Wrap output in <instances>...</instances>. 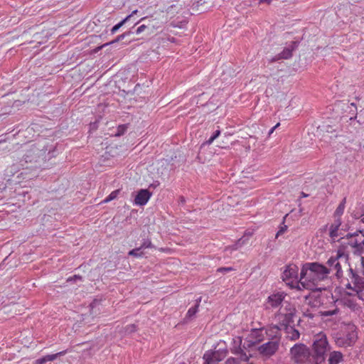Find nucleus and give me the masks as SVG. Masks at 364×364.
<instances>
[{
    "instance_id": "1",
    "label": "nucleus",
    "mask_w": 364,
    "mask_h": 364,
    "mask_svg": "<svg viewBox=\"0 0 364 364\" xmlns=\"http://www.w3.org/2000/svg\"><path fill=\"white\" fill-rule=\"evenodd\" d=\"M327 267L318 262H306L301 269V284L304 289L315 290L320 282L328 279Z\"/></svg>"
},
{
    "instance_id": "2",
    "label": "nucleus",
    "mask_w": 364,
    "mask_h": 364,
    "mask_svg": "<svg viewBox=\"0 0 364 364\" xmlns=\"http://www.w3.org/2000/svg\"><path fill=\"white\" fill-rule=\"evenodd\" d=\"M348 290L347 294L349 296L357 295L360 299L364 300V257H360L359 261L355 264V267L348 264V269L346 277L342 282Z\"/></svg>"
},
{
    "instance_id": "3",
    "label": "nucleus",
    "mask_w": 364,
    "mask_h": 364,
    "mask_svg": "<svg viewBox=\"0 0 364 364\" xmlns=\"http://www.w3.org/2000/svg\"><path fill=\"white\" fill-rule=\"evenodd\" d=\"M331 350L325 333H319L314 337L312 344V355L316 364H321L326 359V353Z\"/></svg>"
},
{
    "instance_id": "4",
    "label": "nucleus",
    "mask_w": 364,
    "mask_h": 364,
    "mask_svg": "<svg viewBox=\"0 0 364 364\" xmlns=\"http://www.w3.org/2000/svg\"><path fill=\"white\" fill-rule=\"evenodd\" d=\"M348 254L343 249H338L336 256L331 257L327 262L326 267L328 270V275L334 272L337 279H341L343 276L342 270L343 265H348Z\"/></svg>"
},
{
    "instance_id": "5",
    "label": "nucleus",
    "mask_w": 364,
    "mask_h": 364,
    "mask_svg": "<svg viewBox=\"0 0 364 364\" xmlns=\"http://www.w3.org/2000/svg\"><path fill=\"white\" fill-rule=\"evenodd\" d=\"M291 360L296 364H316L309 348L303 343H296L290 349Z\"/></svg>"
},
{
    "instance_id": "6",
    "label": "nucleus",
    "mask_w": 364,
    "mask_h": 364,
    "mask_svg": "<svg viewBox=\"0 0 364 364\" xmlns=\"http://www.w3.org/2000/svg\"><path fill=\"white\" fill-rule=\"evenodd\" d=\"M295 315L296 309L294 306L290 302H284L275 314V318L280 325L286 327L294 324Z\"/></svg>"
},
{
    "instance_id": "7",
    "label": "nucleus",
    "mask_w": 364,
    "mask_h": 364,
    "mask_svg": "<svg viewBox=\"0 0 364 364\" xmlns=\"http://www.w3.org/2000/svg\"><path fill=\"white\" fill-rule=\"evenodd\" d=\"M357 338L356 327L353 324H348L343 334L335 337V343L338 347L347 348L353 346Z\"/></svg>"
},
{
    "instance_id": "8",
    "label": "nucleus",
    "mask_w": 364,
    "mask_h": 364,
    "mask_svg": "<svg viewBox=\"0 0 364 364\" xmlns=\"http://www.w3.org/2000/svg\"><path fill=\"white\" fill-rule=\"evenodd\" d=\"M279 328L277 326H273L267 329L262 328H253L248 334L246 340L249 343L247 346L251 347L257 343H259L264 341V335L266 334L268 337H274L273 333H277Z\"/></svg>"
},
{
    "instance_id": "9",
    "label": "nucleus",
    "mask_w": 364,
    "mask_h": 364,
    "mask_svg": "<svg viewBox=\"0 0 364 364\" xmlns=\"http://www.w3.org/2000/svg\"><path fill=\"white\" fill-rule=\"evenodd\" d=\"M299 267L294 264L287 265L282 273V279L292 289L302 290L301 277L299 279Z\"/></svg>"
},
{
    "instance_id": "10",
    "label": "nucleus",
    "mask_w": 364,
    "mask_h": 364,
    "mask_svg": "<svg viewBox=\"0 0 364 364\" xmlns=\"http://www.w3.org/2000/svg\"><path fill=\"white\" fill-rule=\"evenodd\" d=\"M273 336L270 337L271 341L258 347L257 351L261 355L270 358L277 351L279 346V339L277 338V333H274Z\"/></svg>"
},
{
    "instance_id": "11",
    "label": "nucleus",
    "mask_w": 364,
    "mask_h": 364,
    "mask_svg": "<svg viewBox=\"0 0 364 364\" xmlns=\"http://www.w3.org/2000/svg\"><path fill=\"white\" fill-rule=\"evenodd\" d=\"M358 236V231L353 233L347 234L346 237H341V247L338 249H343L349 255L351 251L354 254H360L358 250V241L355 240V237Z\"/></svg>"
},
{
    "instance_id": "12",
    "label": "nucleus",
    "mask_w": 364,
    "mask_h": 364,
    "mask_svg": "<svg viewBox=\"0 0 364 364\" xmlns=\"http://www.w3.org/2000/svg\"><path fill=\"white\" fill-rule=\"evenodd\" d=\"M299 41H291L284 50L278 55L269 60V63H274L282 59H289L292 56V52L299 46Z\"/></svg>"
},
{
    "instance_id": "13",
    "label": "nucleus",
    "mask_w": 364,
    "mask_h": 364,
    "mask_svg": "<svg viewBox=\"0 0 364 364\" xmlns=\"http://www.w3.org/2000/svg\"><path fill=\"white\" fill-rule=\"evenodd\" d=\"M286 294L284 292H277L268 296L267 301V309L272 308L276 309L283 306L284 302H288L284 300Z\"/></svg>"
},
{
    "instance_id": "14",
    "label": "nucleus",
    "mask_w": 364,
    "mask_h": 364,
    "mask_svg": "<svg viewBox=\"0 0 364 364\" xmlns=\"http://www.w3.org/2000/svg\"><path fill=\"white\" fill-rule=\"evenodd\" d=\"M152 193L147 189L139 190L134 198V205L139 206L146 205Z\"/></svg>"
},
{
    "instance_id": "15",
    "label": "nucleus",
    "mask_w": 364,
    "mask_h": 364,
    "mask_svg": "<svg viewBox=\"0 0 364 364\" xmlns=\"http://www.w3.org/2000/svg\"><path fill=\"white\" fill-rule=\"evenodd\" d=\"M341 225V219L337 218L334 220V223L331 225L329 229V235L331 238L335 241L339 236L338 232L339 227Z\"/></svg>"
},
{
    "instance_id": "16",
    "label": "nucleus",
    "mask_w": 364,
    "mask_h": 364,
    "mask_svg": "<svg viewBox=\"0 0 364 364\" xmlns=\"http://www.w3.org/2000/svg\"><path fill=\"white\" fill-rule=\"evenodd\" d=\"M343 361V355L340 351H332L328 359V364H339Z\"/></svg>"
},
{
    "instance_id": "17",
    "label": "nucleus",
    "mask_w": 364,
    "mask_h": 364,
    "mask_svg": "<svg viewBox=\"0 0 364 364\" xmlns=\"http://www.w3.org/2000/svg\"><path fill=\"white\" fill-rule=\"evenodd\" d=\"M286 331H287V337L290 340L295 341L299 338L300 333H299V331L295 329L291 325L286 326Z\"/></svg>"
},
{
    "instance_id": "18",
    "label": "nucleus",
    "mask_w": 364,
    "mask_h": 364,
    "mask_svg": "<svg viewBox=\"0 0 364 364\" xmlns=\"http://www.w3.org/2000/svg\"><path fill=\"white\" fill-rule=\"evenodd\" d=\"M357 231L358 236L355 237V240L358 241V250H359L360 252L361 253L364 246V229H359Z\"/></svg>"
},
{
    "instance_id": "19",
    "label": "nucleus",
    "mask_w": 364,
    "mask_h": 364,
    "mask_svg": "<svg viewBox=\"0 0 364 364\" xmlns=\"http://www.w3.org/2000/svg\"><path fill=\"white\" fill-rule=\"evenodd\" d=\"M346 198H344L342 200V201L340 203V204L338 205V208H336V210L334 213V216L336 218H339L343 215V213L344 212L345 207H346Z\"/></svg>"
},
{
    "instance_id": "20",
    "label": "nucleus",
    "mask_w": 364,
    "mask_h": 364,
    "mask_svg": "<svg viewBox=\"0 0 364 364\" xmlns=\"http://www.w3.org/2000/svg\"><path fill=\"white\" fill-rule=\"evenodd\" d=\"M66 353H67V350H63V351H60V352L55 353V354L45 355V356H43V358H44V360L46 361V363L47 362L53 361L57 358L65 355Z\"/></svg>"
},
{
    "instance_id": "21",
    "label": "nucleus",
    "mask_w": 364,
    "mask_h": 364,
    "mask_svg": "<svg viewBox=\"0 0 364 364\" xmlns=\"http://www.w3.org/2000/svg\"><path fill=\"white\" fill-rule=\"evenodd\" d=\"M130 20V16H127L122 21L114 25L111 29V34H114L123 25Z\"/></svg>"
},
{
    "instance_id": "22",
    "label": "nucleus",
    "mask_w": 364,
    "mask_h": 364,
    "mask_svg": "<svg viewBox=\"0 0 364 364\" xmlns=\"http://www.w3.org/2000/svg\"><path fill=\"white\" fill-rule=\"evenodd\" d=\"M200 301V298L198 300H197V303L194 306H192L188 309V311L186 314V318H191L196 315V314L198 311V306H199Z\"/></svg>"
},
{
    "instance_id": "23",
    "label": "nucleus",
    "mask_w": 364,
    "mask_h": 364,
    "mask_svg": "<svg viewBox=\"0 0 364 364\" xmlns=\"http://www.w3.org/2000/svg\"><path fill=\"white\" fill-rule=\"evenodd\" d=\"M128 255L129 256H132V257H134L140 258V257H142L144 255V253L143 252V250H141L139 247H136V248L130 250L128 252Z\"/></svg>"
},
{
    "instance_id": "24",
    "label": "nucleus",
    "mask_w": 364,
    "mask_h": 364,
    "mask_svg": "<svg viewBox=\"0 0 364 364\" xmlns=\"http://www.w3.org/2000/svg\"><path fill=\"white\" fill-rule=\"evenodd\" d=\"M119 192H120V190H119V189L112 191L107 198H105V199H104L102 201V203H107L112 201V200L117 198Z\"/></svg>"
},
{
    "instance_id": "25",
    "label": "nucleus",
    "mask_w": 364,
    "mask_h": 364,
    "mask_svg": "<svg viewBox=\"0 0 364 364\" xmlns=\"http://www.w3.org/2000/svg\"><path fill=\"white\" fill-rule=\"evenodd\" d=\"M211 357H213V355H211L209 352H206L203 355V359L205 360L203 364H218V363L215 362V360H214V358H212ZM179 364H185V363H181Z\"/></svg>"
},
{
    "instance_id": "26",
    "label": "nucleus",
    "mask_w": 364,
    "mask_h": 364,
    "mask_svg": "<svg viewBox=\"0 0 364 364\" xmlns=\"http://www.w3.org/2000/svg\"><path fill=\"white\" fill-rule=\"evenodd\" d=\"M139 247L141 250H144L146 248H153L154 245H153L152 242H151V240L149 239L146 238V239L142 240L141 244Z\"/></svg>"
},
{
    "instance_id": "27",
    "label": "nucleus",
    "mask_w": 364,
    "mask_h": 364,
    "mask_svg": "<svg viewBox=\"0 0 364 364\" xmlns=\"http://www.w3.org/2000/svg\"><path fill=\"white\" fill-rule=\"evenodd\" d=\"M220 135V129H217L216 131L214 132V133L213 134V135L209 138V139H208L205 144H207V145H210L213 141L215 139H216Z\"/></svg>"
},
{
    "instance_id": "28",
    "label": "nucleus",
    "mask_w": 364,
    "mask_h": 364,
    "mask_svg": "<svg viewBox=\"0 0 364 364\" xmlns=\"http://www.w3.org/2000/svg\"><path fill=\"white\" fill-rule=\"evenodd\" d=\"M136 331V326L135 324L127 325L124 328V333L126 334L132 333L135 332Z\"/></svg>"
},
{
    "instance_id": "29",
    "label": "nucleus",
    "mask_w": 364,
    "mask_h": 364,
    "mask_svg": "<svg viewBox=\"0 0 364 364\" xmlns=\"http://www.w3.org/2000/svg\"><path fill=\"white\" fill-rule=\"evenodd\" d=\"M337 312H338V309L335 308L333 310L321 311V316H331L336 314Z\"/></svg>"
},
{
    "instance_id": "30",
    "label": "nucleus",
    "mask_w": 364,
    "mask_h": 364,
    "mask_svg": "<svg viewBox=\"0 0 364 364\" xmlns=\"http://www.w3.org/2000/svg\"><path fill=\"white\" fill-rule=\"evenodd\" d=\"M130 33H131V32H130V31H129V32L124 33H122V34H121V35L118 36L116 38V39H114V41H111L109 43H107V44H105V46H107V45H108V44H112V43H114L119 42V41L123 40V39L125 38V36H127L129 35Z\"/></svg>"
},
{
    "instance_id": "31",
    "label": "nucleus",
    "mask_w": 364,
    "mask_h": 364,
    "mask_svg": "<svg viewBox=\"0 0 364 364\" xmlns=\"http://www.w3.org/2000/svg\"><path fill=\"white\" fill-rule=\"evenodd\" d=\"M287 228H288L286 225H283V226H282L277 232L276 237H278L279 235L284 234L287 230Z\"/></svg>"
},
{
    "instance_id": "32",
    "label": "nucleus",
    "mask_w": 364,
    "mask_h": 364,
    "mask_svg": "<svg viewBox=\"0 0 364 364\" xmlns=\"http://www.w3.org/2000/svg\"><path fill=\"white\" fill-rule=\"evenodd\" d=\"M244 244V240H242V238L240 239L236 244H235L232 247V249L235 250L237 249H238L240 247H241L242 245Z\"/></svg>"
},
{
    "instance_id": "33",
    "label": "nucleus",
    "mask_w": 364,
    "mask_h": 364,
    "mask_svg": "<svg viewBox=\"0 0 364 364\" xmlns=\"http://www.w3.org/2000/svg\"><path fill=\"white\" fill-rule=\"evenodd\" d=\"M77 280L82 281V277L79 275H74L73 277H70L67 279L68 282H76Z\"/></svg>"
},
{
    "instance_id": "34",
    "label": "nucleus",
    "mask_w": 364,
    "mask_h": 364,
    "mask_svg": "<svg viewBox=\"0 0 364 364\" xmlns=\"http://www.w3.org/2000/svg\"><path fill=\"white\" fill-rule=\"evenodd\" d=\"M146 28V26L145 25H141L140 26H139L136 30V34H140L141 33H142L145 29Z\"/></svg>"
},
{
    "instance_id": "35",
    "label": "nucleus",
    "mask_w": 364,
    "mask_h": 364,
    "mask_svg": "<svg viewBox=\"0 0 364 364\" xmlns=\"http://www.w3.org/2000/svg\"><path fill=\"white\" fill-rule=\"evenodd\" d=\"M210 354L211 355H213V357H211L212 358H214V360H215V362L218 363V362L221 360L219 357H218V353L217 352H213V353H210Z\"/></svg>"
},
{
    "instance_id": "36",
    "label": "nucleus",
    "mask_w": 364,
    "mask_h": 364,
    "mask_svg": "<svg viewBox=\"0 0 364 364\" xmlns=\"http://www.w3.org/2000/svg\"><path fill=\"white\" fill-rule=\"evenodd\" d=\"M231 270H232V267H220L218 269V271L221 272H230Z\"/></svg>"
},
{
    "instance_id": "37",
    "label": "nucleus",
    "mask_w": 364,
    "mask_h": 364,
    "mask_svg": "<svg viewBox=\"0 0 364 364\" xmlns=\"http://www.w3.org/2000/svg\"><path fill=\"white\" fill-rule=\"evenodd\" d=\"M45 363H46V361H45L43 357L40 358L35 360V364H45Z\"/></svg>"
},
{
    "instance_id": "38",
    "label": "nucleus",
    "mask_w": 364,
    "mask_h": 364,
    "mask_svg": "<svg viewBox=\"0 0 364 364\" xmlns=\"http://www.w3.org/2000/svg\"><path fill=\"white\" fill-rule=\"evenodd\" d=\"M280 125L279 123H277L275 126H274L269 131V133H268V135L270 136L273 132Z\"/></svg>"
},
{
    "instance_id": "39",
    "label": "nucleus",
    "mask_w": 364,
    "mask_h": 364,
    "mask_svg": "<svg viewBox=\"0 0 364 364\" xmlns=\"http://www.w3.org/2000/svg\"><path fill=\"white\" fill-rule=\"evenodd\" d=\"M272 0H259V4H262V3H267V4H270L272 2Z\"/></svg>"
},
{
    "instance_id": "40",
    "label": "nucleus",
    "mask_w": 364,
    "mask_h": 364,
    "mask_svg": "<svg viewBox=\"0 0 364 364\" xmlns=\"http://www.w3.org/2000/svg\"><path fill=\"white\" fill-rule=\"evenodd\" d=\"M138 12L137 10H134L132 12V14H130L129 16H130V19L134 16V15L136 14Z\"/></svg>"
},
{
    "instance_id": "41",
    "label": "nucleus",
    "mask_w": 364,
    "mask_h": 364,
    "mask_svg": "<svg viewBox=\"0 0 364 364\" xmlns=\"http://www.w3.org/2000/svg\"><path fill=\"white\" fill-rule=\"evenodd\" d=\"M242 360H245V361H248L249 356H247L246 354H244L243 356H242Z\"/></svg>"
},
{
    "instance_id": "42",
    "label": "nucleus",
    "mask_w": 364,
    "mask_h": 364,
    "mask_svg": "<svg viewBox=\"0 0 364 364\" xmlns=\"http://www.w3.org/2000/svg\"><path fill=\"white\" fill-rule=\"evenodd\" d=\"M308 196H309L308 194H306V193H304V192H302V193H301V196H302L303 198H306V197H307Z\"/></svg>"
},
{
    "instance_id": "43",
    "label": "nucleus",
    "mask_w": 364,
    "mask_h": 364,
    "mask_svg": "<svg viewBox=\"0 0 364 364\" xmlns=\"http://www.w3.org/2000/svg\"><path fill=\"white\" fill-rule=\"evenodd\" d=\"M350 106L353 107L355 108V109H357L356 105H355V103H351Z\"/></svg>"
},
{
    "instance_id": "44",
    "label": "nucleus",
    "mask_w": 364,
    "mask_h": 364,
    "mask_svg": "<svg viewBox=\"0 0 364 364\" xmlns=\"http://www.w3.org/2000/svg\"><path fill=\"white\" fill-rule=\"evenodd\" d=\"M362 223L364 224V218L361 220Z\"/></svg>"
},
{
    "instance_id": "45",
    "label": "nucleus",
    "mask_w": 364,
    "mask_h": 364,
    "mask_svg": "<svg viewBox=\"0 0 364 364\" xmlns=\"http://www.w3.org/2000/svg\"><path fill=\"white\" fill-rule=\"evenodd\" d=\"M144 18H141L140 19V21H142V20H144Z\"/></svg>"
},
{
    "instance_id": "46",
    "label": "nucleus",
    "mask_w": 364,
    "mask_h": 364,
    "mask_svg": "<svg viewBox=\"0 0 364 364\" xmlns=\"http://www.w3.org/2000/svg\"><path fill=\"white\" fill-rule=\"evenodd\" d=\"M247 364H255V363H247Z\"/></svg>"
}]
</instances>
